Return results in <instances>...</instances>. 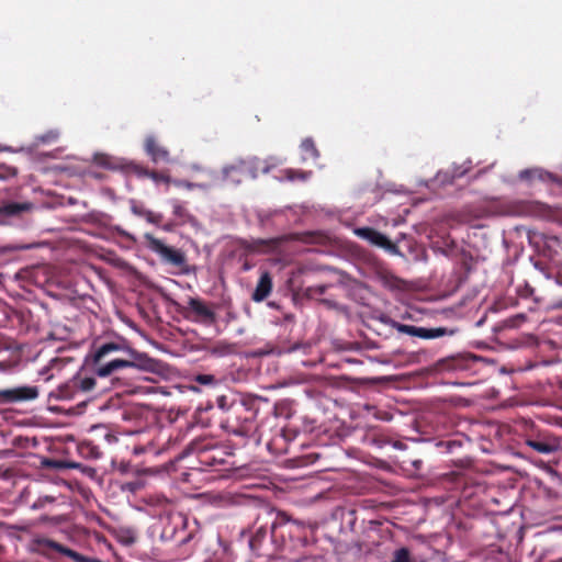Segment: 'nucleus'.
I'll list each match as a JSON object with an SVG mask.
<instances>
[{
  "mask_svg": "<svg viewBox=\"0 0 562 562\" xmlns=\"http://www.w3.org/2000/svg\"><path fill=\"white\" fill-rule=\"evenodd\" d=\"M195 381L202 385L214 384L215 378L211 374H199L195 376Z\"/></svg>",
  "mask_w": 562,
  "mask_h": 562,
  "instance_id": "26",
  "label": "nucleus"
},
{
  "mask_svg": "<svg viewBox=\"0 0 562 562\" xmlns=\"http://www.w3.org/2000/svg\"><path fill=\"white\" fill-rule=\"evenodd\" d=\"M535 268L541 272H543V270H544L543 267L539 262H535Z\"/></svg>",
  "mask_w": 562,
  "mask_h": 562,
  "instance_id": "31",
  "label": "nucleus"
},
{
  "mask_svg": "<svg viewBox=\"0 0 562 562\" xmlns=\"http://www.w3.org/2000/svg\"><path fill=\"white\" fill-rule=\"evenodd\" d=\"M355 234L363 239L370 243L373 246L383 248L386 252L391 255H400L398 247L393 244L385 235L378 232L376 229L372 227H359L355 229Z\"/></svg>",
  "mask_w": 562,
  "mask_h": 562,
  "instance_id": "7",
  "label": "nucleus"
},
{
  "mask_svg": "<svg viewBox=\"0 0 562 562\" xmlns=\"http://www.w3.org/2000/svg\"><path fill=\"white\" fill-rule=\"evenodd\" d=\"M257 158L248 160L239 159L223 169V176L226 180L234 184H239L245 177H257Z\"/></svg>",
  "mask_w": 562,
  "mask_h": 562,
  "instance_id": "5",
  "label": "nucleus"
},
{
  "mask_svg": "<svg viewBox=\"0 0 562 562\" xmlns=\"http://www.w3.org/2000/svg\"><path fill=\"white\" fill-rule=\"evenodd\" d=\"M192 449L198 453L201 464L213 467L223 463V449L211 446L204 441H195L192 443Z\"/></svg>",
  "mask_w": 562,
  "mask_h": 562,
  "instance_id": "10",
  "label": "nucleus"
},
{
  "mask_svg": "<svg viewBox=\"0 0 562 562\" xmlns=\"http://www.w3.org/2000/svg\"><path fill=\"white\" fill-rule=\"evenodd\" d=\"M32 543L34 546V549L37 551H41L42 553H48L50 551H55L58 553H61L66 557H69L74 559L77 562H99L97 560H89L79 553L75 552L74 550L66 548L61 546L60 543L53 541L48 538L44 537H36L32 540Z\"/></svg>",
  "mask_w": 562,
  "mask_h": 562,
  "instance_id": "8",
  "label": "nucleus"
},
{
  "mask_svg": "<svg viewBox=\"0 0 562 562\" xmlns=\"http://www.w3.org/2000/svg\"><path fill=\"white\" fill-rule=\"evenodd\" d=\"M188 310L192 313L194 322L212 324L215 321L214 312L200 299L190 297Z\"/></svg>",
  "mask_w": 562,
  "mask_h": 562,
  "instance_id": "13",
  "label": "nucleus"
},
{
  "mask_svg": "<svg viewBox=\"0 0 562 562\" xmlns=\"http://www.w3.org/2000/svg\"><path fill=\"white\" fill-rule=\"evenodd\" d=\"M9 176H15V171L10 169V168H7V169H0V179H4Z\"/></svg>",
  "mask_w": 562,
  "mask_h": 562,
  "instance_id": "29",
  "label": "nucleus"
},
{
  "mask_svg": "<svg viewBox=\"0 0 562 562\" xmlns=\"http://www.w3.org/2000/svg\"><path fill=\"white\" fill-rule=\"evenodd\" d=\"M558 307H562V302L557 304Z\"/></svg>",
  "mask_w": 562,
  "mask_h": 562,
  "instance_id": "35",
  "label": "nucleus"
},
{
  "mask_svg": "<svg viewBox=\"0 0 562 562\" xmlns=\"http://www.w3.org/2000/svg\"><path fill=\"white\" fill-rule=\"evenodd\" d=\"M271 290H272V279H271L269 272H263L258 280V283H257L256 289L251 295V299L255 302H262L270 295Z\"/></svg>",
  "mask_w": 562,
  "mask_h": 562,
  "instance_id": "14",
  "label": "nucleus"
},
{
  "mask_svg": "<svg viewBox=\"0 0 562 562\" xmlns=\"http://www.w3.org/2000/svg\"><path fill=\"white\" fill-rule=\"evenodd\" d=\"M53 378V375H48L47 378H45V381H48Z\"/></svg>",
  "mask_w": 562,
  "mask_h": 562,
  "instance_id": "34",
  "label": "nucleus"
},
{
  "mask_svg": "<svg viewBox=\"0 0 562 562\" xmlns=\"http://www.w3.org/2000/svg\"><path fill=\"white\" fill-rule=\"evenodd\" d=\"M95 378L83 372L77 373L57 390L56 397L59 400H72L79 393H87L94 389Z\"/></svg>",
  "mask_w": 562,
  "mask_h": 562,
  "instance_id": "4",
  "label": "nucleus"
},
{
  "mask_svg": "<svg viewBox=\"0 0 562 562\" xmlns=\"http://www.w3.org/2000/svg\"><path fill=\"white\" fill-rule=\"evenodd\" d=\"M301 149L303 160H307L310 158L315 160L319 156V153L312 138H305L301 144Z\"/></svg>",
  "mask_w": 562,
  "mask_h": 562,
  "instance_id": "18",
  "label": "nucleus"
},
{
  "mask_svg": "<svg viewBox=\"0 0 562 562\" xmlns=\"http://www.w3.org/2000/svg\"><path fill=\"white\" fill-rule=\"evenodd\" d=\"M254 414L243 402H234L227 408L223 427L236 436L246 437L251 430Z\"/></svg>",
  "mask_w": 562,
  "mask_h": 562,
  "instance_id": "2",
  "label": "nucleus"
},
{
  "mask_svg": "<svg viewBox=\"0 0 562 562\" xmlns=\"http://www.w3.org/2000/svg\"><path fill=\"white\" fill-rule=\"evenodd\" d=\"M91 358L97 366L94 374L99 378H108L126 368L145 371L153 369V360L146 353L135 350L122 336H115L94 346Z\"/></svg>",
  "mask_w": 562,
  "mask_h": 562,
  "instance_id": "1",
  "label": "nucleus"
},
{
  "mask_svg": "<svg viewBox=\"0 0 562 562\" xmlns=\"http://www.w3.org/2000/svg\"><path fill=\"white\" fill-rule=\"evenodd\" d=\"M58 497L55 495H40L34 503L31 505L32 510L49 509Z\"/></svg>",
  "mask_w": 562,
  "mask_h": 562,
  "instance_id": "17",
  "label": "nucleus"
},
{
  "mask_svg": "<svg viewBox=\"0 0 562 562\" xmlns=\"http://www.w3.org/2000/svg\"><path fill=\"white\" fill-rule=\"evenodd\" d=\"M262 171H263V172H268V171H269V168H268V167H265V168L262 169Z\"/></svg>",
  "mask_w": 562,
  "mask_h": 562,
  "instance_id": "33",
  "label": "nucleus"
},
{
  "mask_svg": "<svg viewBox=\"0 0 562 562\" xmlns=\"http://www.w3.org/2000/svg\"><path fill=\"white\" fill-rule=\"evenodd\" d=\"M47 370H48V369H47V368H45V369H43L40 373H41L42 375H44V374L46 373V371H47Z\"/></svg>",
  "mask_w": 562,
  "mask_h": 562,
  "instance_id": "32",
  "label": "nucleus"
},
{
  "mask_svg": "<svg viewBox=\"0 0 562 562\" xmlns=\"http://www.w3.org/2000/svg\"><path fill=\"white\" fill-rule=\"evenodd\" d=\"M519 179L528 182H532L535 179H539L541 181H546L547 179L553 180L551 173L540 169V168H531L525 169L519 172Z\"/></svg>",
  "mask_w": 562,
  "mask_h": 562,
  "instance_id": "16",
  "label": "nucleus"
},
{
  "mask_svg": "<svg viewBox=\"0 0 562 562\" xmlns=\"http://www.w3.org/2000/svg\"><path fill=\"white\" fill-rule=\"evenodd\" d=\"M146 176L149 177L155 183L165 182L168 184L171 182V179L168 176L155 171H147Z\"/></svg>",
  "mask_w": 562,
  "mask_h": 562,
  "instance_id": "22",
  "label": "nucleus"
},
{
  "mask_svg": "<svg viewBox=\"0 0 562 562\" xmlns=\"http://www.w3.org/2000/svg\"><path fill=\"white\" fill-rule=\"evenodd\" d=\"M311 176V172H304V171H294V170H289L288 171V179L293 181V180H306L308 177Z\"/></svg>",
  "mask_w": 562,
  "mask_h": 562,
  "instance_id": "25",
  "label": "nucleus"
},
{
  "mask_svg": "<svg viewBox=\"0 0 562 562\" xmlns=\"http://www.w3.org/2000/svg\"><path fill=\"white\" fill-rule=\"evenodd\" d=\"M165 519L167 520V525L161 531L162 539L175 538L178 533L184 530L188 522L186 515L173 510L168 512L165 516Z\"/></svg>",
  "mask_w": 562,
  "mask_h": 562,
  "instance_id": "12",
  "label": "nucleus"
},
{
  "mask_svg": "<svg viewBox=\"0 0 562 562\" xmlns=\"http://www.w3.org/2000/svg\"><path fill=\"white\" fill-rule=\"evenodd\" d=\"M145 150L154 162L169 161V153L165 147L159 146L153 136H148L145 142Z\"/></svg>",
  "mask_w": 562,
  "mask_h": 562,
  "instance_id": "15",
  "label": "nucleus"
},
{
  "mask_svg": "<svg viewBox=\"0 0 562 562\" xmlns=\"http://www.w3.org/2000/svg\"><path fill=\"white\" fill-rule=\"evenodd\" d=\"M131 211L135 214V215H138V216H144V211H147L146 209H144L143 206H138L136 205L135 203L132 204L131 206Z\"/></svg>",
  "mask_w": 562,
  "mask_h": 562,
  "instance_id": "28",
  "label": "nucleus"
},
{
  "mask_svg": "<svg viewBox=\"0 0 562 562\" xmlns=\"http://www.w3.org/2000/svg\"><path fill=\"white\" fill-rule=\"evenodd\" d=\"M37 396L38 389L36 386L21 385L12 389L0 390V404L32 401Z\"/></svg>",
  "mask_w": 562,
  "mask_h": 562,
  "instance_id": "9",
  "label": "nucleus"
},
{
  "mask_svg": "<svg viewBox=\"0 0 562 562\" xmlns=\"http://www.w3.org/2000/svg\"><path fill=\"white\" fill-rule=\"evenodd\" d=\"M293 522L297 524V525H303L302 522H299L297 520H294Z\"/></svg>",
  "mask_w": 562,
  "mask_h": 562,
  "instance_id": "36",
  "label": "nucleus"
},
{
  "mask_svg": "<svg viewBox=\"0 0 562 562\" xmlns=\"http://www.w3.org/2000/svg\"><path fill=\"white\" fill-rule=\"evenodd\" d=\"M379 319L384 325L396 329L401 334H406L423 339H436L447 335L451 336L456 333V329H449L447 327L426 328L401 324L386 315H382Z\"/></svg>",
  "mask_w": 562,
  "mask_h": 562,
  "instance_id": "3",
  "label": "nucleus"
},
{
  "mask_svg": "<svg viewBox=\"0 0 562 562\" xmlns=\"http://www.w3.org/2000/svg\"><path fill=\"white\" fill-rule=\"evenodd\" d=\"M144 217H146V220L151 224H158L162 218L160 214H156L149 210L144 211Z\"/></svg>",
  "mask_w": 562,
  "mask_h": 562,
  "instance_id": "27",
  "label": "nucleus"
},
{
  "mask_svg": "<svg viewBox=\"0 0 562 562\" xmlns=\"http://www.w3.org/2000/svg\"><path fill=\"white\" fill-rule=\"evenodd\" d=\"M33 207V204L31 203H18V202H11L5 205H3V212L8 215H16L22 212L30 211Z\"/></svg>",
  "mask_w": 562,
  "mask_h": 562,
  "instance_id": "19",
  "label": "nucleus"
},
{
  "mask_svg": "<svg viewBox=\"0 0 562 562\" xmlns=\"http://www.w3.org/2000/svg\"><path fill=\"white\" fill-rule=\"evenodd\" d=\"M526 445L541 454H551L561 449V440L553 435H540L526 440Z\"/></svg>",
  "mask_w": 562,
  "mask_h": 562,
  "instance_id": "11",
  "label": "nucleus"
},
{
  "mask_svg": "<svg viewBox=\"0 0 562 562\" xmlns=\"http://www.w3.org/2000/svg\"><path fill=\"white\" fill-rule=\"evenodd\" d=\"M170 204L172 206L173 215L181 222H187L188 218L190 217V214L186 206L179 200L176 199L171 200Z\"/></svg>",
  "mask_w": 562,
  "mask_h": 562,
  "instance_id": "20",
  "label": "nucleus"
},
{
  "mask_svg": "<svg viewBox=\"0 0 562 562\" xmlns=\"http://www.w3.org/2000/svg\"><path fill=\"white\" fill-rule=\"evenodd\" d=\"M231 352L232 347L225 344L217 345L211 350V353L216 356H226L229 355Z\"/></svg>",
  "mask_w": 562,
  "mask_h": 562,
  "instance_id": "24",
  "label": "nucleus"
},
{
  "mask_svg": "<svg viewBox=\"0 0 562 562\" xmlns=\"http://www.w3.org/2000/svg\"><path fill=\"white\" fill-rule=\"evenodd\" d=\"M145 239L149 249L159 255V257L176 267H181L186 263L184 254L176 248L165 245V243L150 234H145Z\"/></svg>",
  "mask_w": 562,
  "mask_h": 562,
  "instance_id": "6",
  "label": "nucleus"
},
{
  "mask_svg": "<svg viewBox=\"0 0 562 562\" xmlns=\"http://www.w3.org/2000/svg\"><path fill=\"white\" fill-rule=\"evenodd\" d=\"M172 183L179 188H184L187 190L201 189L209 190L210 186L206 183H194L187 180H173Z\"/></svg>",
  "mask_w": 562,
  "mask_h": 562,
  "instance_id": "21",
  "label": "nucleus"
},
{
  "mask_svg": "<svg viewBox=\"0 0 562 562\" xmlns=\"http://www.w3.org/2000/svg\"><path fill=\"white\" fill-rule=\"evenodd\" d=\"M59 134L57 131H49L43 135L37 136V140L40 143L46 144L55 142L58 138Z\"/></svg>",
  "mask_w": 562,
  "mask_h": 562,
  "instance_id": "23",
  "label": "nucleus"
},
{
  "mask_svg": "<svg viewBox=\"0 0 562 562\" xmlns=\"http://www.w3.org/2000/svg\"><path fill=\"white\" fill-rule=\"evenodd\" d=\"M189 539H190V536H182V537H180V538L178 539V542H179V543H186V542H188V541H189Z\"/></svg>",
  "mask_w": 562,
  "mask_h": 562,
  "instance_id": "30",
  "label": "nucleus"
}]
</instances>
